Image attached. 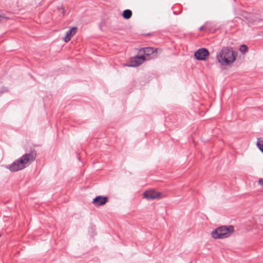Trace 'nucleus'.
Returning a JSON list of instances; mask_svg holds the SVG:
<instances>
[{"label": "nucleus", "instance_id": "9", "mask_svg": "<svg viewBox=\"0 0 263 263\" xmlns=\"http://www.w3.org/2000/svg\"><path fill=\"white\" fill-rule=\"evenodd\" d=\"M157 49L152 47H146L143 48V52L145 55H150L154 54Z\"/></svg>", "mask_w": 263, "mask_h": 263}, {"label": "nucleus", "instance_id": "12", "mask_svg": "<svg viewBox=\"0 0 263 263\" xmlns=\"http://www.w3.org/2000/svg\"><path fill=\"white\" fill-rule=\"evenodd\" d=\"M248 48L247 46H246V45L243 44L240 46V51L242 53H245V52H246L248 51Z\"/></svg>", "mask_w": 263, "mask_h": 263}, {"label": "nucleus", "instance_id": "5", "mask_svg": "<svg viewBox=\"0 0 263 263\" xmlns=\"http://www.w3.org/2000/svg\"><path fill=\"white\" fill-rule=\"evenodd\" d=\"M145 61L144 55L135 56L131 58L128 66L129 67H137L141 65Z\"/></svg>", "mask_w": 263, "mask_h": 263}, {"label": "nucleus", "instance_id": "3", "mask_svg": "<svg viewBox=\"0 0 263 263\" xmlns=\"http://www.w3.org/2000/svg\"><path fill=\"white\" fill-rule=\"evenodd\" d=\"M234 231V229L232 226H223L213 230L211 236L214 239H223L230 236Z\"/></svg>", "mask_w": 263, "mask_h": 263}, {"label": "nucleus", "instance_id": "2", "mask_svg": "<svg viewBox=\"0 0 263 263\" xmlns=\"http://www.w3.org/2000/svg\"><path fill=\"white\" fill-rule=\"evenodd\" d=\"M236 55L232 48L223 47L216 55L218 61L222 65H229L236 59Z\"/></svg>", "mask_w": 263, "mask_h": 263}, {"label": "nucleus", "instance_id": "8", "mask_svg": "<svg viewBox=\"0 0 263 263\" xmlns=\"http://www.w3.org/2000/svg\"><path fill=\"white\" fill-rule=\"evenodd\" d=\"M77 29V27H74L70 30L67 31L66 32L65 36L63 38V40L65 42H68V41H69L71 37L76 33Z\"/></svg>", "mask_w": 263, "mask_h": 263}, {"label": "nucleus", "instance_id": "10", "mask_svg": "<svg viewBox=\"0 0 263 263\" xmlns=\"http://www.w3.org/2000/svg\"><path fill=\"white\" fill-rule=\"evenodd\" d=\"M132 15V12L130 10L126 9L123 11L122 16L125 19H129Z\"/></svg>", "mask_w": 263, "mask_h": 263}, {"label": "nucleus", "instance_id": "14", "mask_svg": "<svg viewBox=\"0 0 263 263\" xmlns=\"http://www.w3.org/2000/svg\"><path fill=\"white\" fill-rule=\"evenodd\" d=\"M8 19L7 17L0 15V22H4Z\"/></svg>", "mask_w": 263, "mask_h": 263}, {"label": "nucleus", "instance_id": "13", "mask_svg": "<svg viewBox=\"0 0 263 263\" xmlns=\"http://www.w3.org/2000/svg\"><path fill=\"white\" fill-rule=\"evenodd\" d=\"M203 29H204L205 30H210V29L208 27L206 24H205L204 25H203L199 28V30H200V31H201Z\"/></svg>", "mask_w": 263, "mask_h": 263}, {"label": "nucleus", "instance_id": "16", "mask_svg": "<svg viewBox=\"0 0 263 263\" xmlns=\"http://www.w3.org/2000/svg\"><path fill=\"white\" fill-rule=\"evenodd\" d=\"M3 92V91H0V94H2Z\"/></svg>", "mask_w": 263, "mask_h": 263}, {"label": "nucleus", "instance_id": "4", "mask_svg": "<svg viewBox=\"0 0 263 263\" xmlns=\"http://www.w3.org/2000/svg\"><path fill=\"white\" fill-rule=\"evenodd\" d=\"M209 54L208 50L204 48L199 49L194 53V56L198 60H204Z\"/></svg>", "mask_w": 263, "mask_h": 263}, {"label": "nucleus", "instance_id": "11", "mask_svg": "<svg viewBox=\"0 0 263 263\" xmlns=\"http://www.w3.org/2000/svg\"><path fill=\"white\" fill-rule=\"evenodd\" d=\"M257 146L259 150L263 153V139H257Z\"/></svg>", "mask_w": 263, "mask_h": 263}, {"label": "nucleus", "instance_id": "15", "mask_svg": "<svg viewBox=\"0 0 263 263\" xmlns=\"http://www.w3.org/2000/svg\"><path fill=\"white\" fill-rule=\"evenodd\" d=\"M258 184L262 186H263V179L260 178L258 180Z\"/></svg>", "mask_w": 263, "mask_h": 263}, {"label": "nucleus", "instance_id": "6", "mask_svg": "<svg viewBox=\"0 0 263 263\" xmlns=\"http://www.w3.org/2000/svg\"><path fill=\"white\" fill-rule=\"evenodd\" d=\"M143 197L147 200L160 198L161 197V193L154 190H148L144 192L143 194Z\"/></svg>", "mask_w": 263, "mask_h": 263}, {"label": "nucleus", "instance_id": "1", "mask_svg": "<svg viewBox=\"0 0 263 263\" xmlns=\"http://www.w3.org/2000/svg\"><path fill=\"white\" fill-rule=\"evenodd\" d=\"M36 156V151L34 149L31 150L29 153L25 154L6 167L11 172L22 170L30 165L35 159Z\"/></svg>", "mask_w": 263, "mask_h": 263}, {"label": "nucleus", "instance_id": "7", "mask_svg": "<svg viewBox=\"0 0 263 263\" xmlns=\"http://www.w3.org/2000/svg\"><path fill=\"white\" fill-rule=\"evenodd\" d=\"M108 199L107 197L98 196L93 199L92 203L96 206H101L105 204Z\"/></svg>", "mask_w": 263, "mask_h": 263}]
</instances>
